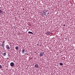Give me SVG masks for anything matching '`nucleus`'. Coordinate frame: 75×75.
Instances as JSON below:
<instances>
[{
	"label": "nucleus",
	"mask_w": 75,
	"mask_h": 75,
	"mask_svg": "<svg viewBox=\"0 0 75 75\" xmlns=\"http://www.w3.org/2000/svg\"><path fill=\"white\" fill-rule=\"evenodd\" d=\"M43 16H46V13H47V11H43Z\"/></svg>",
	"instance_id": "obj_1"
},
{
	"label": "nucleus",
	"mask_w": 75,
	"mask_h": 75,
	"mask_svg": "<svg viewBox=\"0 0 75 75\" xmlns=\"http://www.w3.org/2000/svg\"><path fill=\"white\" fill-rule=\"evenodd\" d=\"M22 54H26L25 52H26V51H25V50H24V49H23V50H22Z\"/></svg>",
	"instance_id": "obj_2"
},
{
	"label": "nucleus",
	"mask_w": 75,
	"mask_h": 75,
	"mask_svg": "<svg viewBox=\"0 0 75 75\" xmlns=\"http://www.w3.org/2000/svg\"><path fill=\"white\" fill-rule=\"evenodd\" d=\"M6 48L8 50H10V46L8 45H7L6 46Z\"/></svg>",
	"instance_id": "obj_3"
},
{
	"label": "nucleus",
	"mask_w": 75,
	"mask_h": 75,
	"mask_svg": "<svg viewBox=\"0 0 75 75\" xmlns=\"http://www.w3.org/2000/svg\"><path fill=\"white\" fill-rule=\"evenodd\" d=\"M39 55L40 56H41V57H42L44 55V52H40V53Z\"/></svg>",
	"instance_id": "obj_4"
},
{
	"label": "nucleus",
	"mask_w": 75,
	"mask_h": 75,
	"mask_svg": "<svg viewBox=\"0 0 75 75\" xmlns=\"http://www.w3.org/2000/svg\"><path fill=\"white\" fill-rule=\"evenodd\" d=\"M10 65L11 67H14V63L12 62L11 63Z\"/></svg>",
	"instance_id": "obj_5"
},
{
	"label": "nucleus",
	"mask_w": 75,
	"mask_h": 75,
	"mask_svg": "<svg viewBox=\"0 0 75 75\" xmlns=\"http://www.w3.org/2000/svg\"><path fill=\"white\" fill-rule=\"evenodd\" d=\"M34 68H39V65L38 64H36L35 65Z\"/></svg>",
	"instance_id": "obj_6"
},
{
	"label": "nucleus",
	"mask_w": 75,
	"mask_h": 75,
	"mask_svg": "<svg viewBox=\"0 0 75 75\" xmlns=\"http://www.w3.org/2000/svg\"><path fill=\"white\" fill-rule=\"evenodd\" d=\"M50 34H51V32L49 31L47 32L46 33V34L47 35H50Z\"/></svg>",
	"instance_id": "obj_7"
},
{
	"label": "nucleus",
	"mask_w": 75,
	"mask_h": 75,
	"mask_svg": "<svg viewBox=\"0 0 75 75\" xmlns=\"http://www.w3.org/2000/svg\"><path fill=\"white\" fill-rule=\"evenodd\" d=\"M3 55L4 56H6V52L3 53Z\"/></svg>",
	"instance_id": "obj_8"
},
{
	"label": "nucleus",
	"mask_w": 75,
	"mask_h": 75,
	"mask_svg": "<svg viewBox=\"0 0 75 75\" xmlns=\"http://www.w3.org/2000/svg\"><path fill=\"white\" fill-rule=\"evenodd\" d=\"M28 34H33V33L29 31L28 32Z\"/></svg>",
	"instance_id": "obj_9"
},
{
	"label": "nucleus",
	"mask_w": 75,
	"mask_h": 75,
	"mask_svg": "<svg viewBox=\"0 0 75 75\" xmlns=\"http://www.w3.org/2000/svg\"><path fill=\"white\" fill-rule=\"evenodd\" d=\"M15 49H16V50H18V46H16Z\"/></svg>",
	"instance_id": "obj_10"
},
{
	"label": "nucleus",
	"mask_w": 75,
	"mask_h": 75,
	"mask_svg": "<svg viewBox=\"0 0 75 75\" xmlns=\"http://www.w3.org/2000/svg\"><path fill=\"white\" fill-rule=\"evenodd\" d=\"M59 64L60 65H61L62 66V65H63V64H62L61 63H60Z\"/></svg>",
	"instance_id": "obj_11"
},
{
	"label": "nucleus",
	"mask_w": 75,
	"mask_h": 75,
	"mask_svg": "<svg viewBox=\"0 0 75 75\" xmlns=\"http://www.w3.org/2000/svg\"><path fill=\"white\" fill-rule=\"evenodd\" d=\"M2 13V11L1 10H0V14H1V13Z\"/></svg>",
	"instance_id": "obj_12"
},
{
	"label": "nucleus",
	"mask_w": 75,
	"mask_h": 75,
	"mask_svg": "<svg viewBox=\"0 0 75 75\" xmlns=\"http://www.w3.org/2000/svg\"><path fill=\"white\" fill-rule=\"evenodd\" d=\"M2 66L0 64V69H1V68H2Z\"/></svg>",
	"instance_id": "obj_13"
},
{
	"label": "nucleus",
	"mask_w": 75,
	"mask_h": 75,
	"mask_svg": "<svg viewBox=\"0 0 75 75\" xmlns=\"http://www.w3.org/2000/svg\"><path fill=\"white\" fill-rule=\"evenodd\" d=\"M4 42H5V41H3L2 42L3 44V43H4Z\"/></svg>",
	"instance_id": "obj_14"
},
{
	"label": "nucleus",
	"mask_w": 75,
	"mask_h": 75,
	"mask_svg": "<svg viewBox=\"0 0 75 75\" xmlns=\"http://www.w3.org/2000/svg\"><path fill=\"white\" fill-rule=\"evenodd\" d=\"M1 45H2L3 47V43Z\"/></svg>",
	"instance_id": "obj_15"
},
{
	"label": "nucleus",
	"mask_w": 75,
	"mask_h": 75,
	"mask_svg": "<svg viewBox=\"0 0 75 75\" xmlns=\"http://www.w3.org/2000/svg\"><path fill=\"white\" fill-rule=\"evenodd\" d=\"M63 26H65V25H63Z\"/></svg>",
	"instance_id": "obj_16"
},
{
	"label": "nucleus",
	"mask_w": 75,
	"mask_h": 75,
	"mask_svg": "<svg viewBox=\"0 0 75 75\" xmlns=\"http://www.w3.org/2000/svg\"><path fill=\"white\" fill-rule=\"evenodd\" d=\"M64 58V60H65V57Z\"/></svg>",
	"instance_id": "obj_17"
},
{
	"label": "nucleus",
	"mask_w": 75,
	"mask_h": 75,
	"mask_svg": "<svg viewBox=\"0 0 75 75\" xmlns=\"http://www.w3.org/2000/svg\"><path fill=\"white\" fill-rule=\"evenodd\" d=\"M9 55V54H8V56Z\"/></svg>",
	"instance_id": "obj_18"
}]
</instances>
